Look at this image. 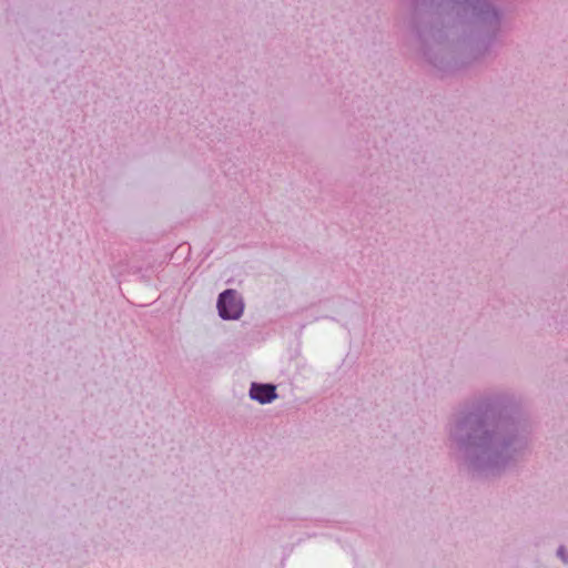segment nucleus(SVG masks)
<instances>
[{"label": "nucleus", "instance_id": "nucleus-1", "mask_svg": "<svg viewBox=\"0 0 568 568\" xmlns=\"http://www.w3.org/2000/svg\"><path fill=\"white\" fill-rule=\"evenodd\" d=\"M216 307L221 318L235 321L244 312V302L235 290H226L219 295Z\"/></svg>", "mask_w": 568, "mask_h": 568}, {"label": "nucleus", "instance_id": "nucleus-2", "mask_svg": "<svg viewBox=\"0 0 568 568\" xmlns=\"http://www.w3.org/2000/svg\"><path fill=\"white\" fill-rule=\"evenodd\" d=\"M250 396L261 404L271 403L276 398L275 386L270 384H252Z\"/></svg>", "mask_w": 568, "mask_h": 568}, {"label": "nucleus", "instance_id": "nucleus-3", "mask_svg": "<svg viewBox=\"0 0 568 568\" xmlns=\"http://www.w3.org/2000/svg\"><path fill=\"white\" fill-rule=\"evenodd\" d=\"M558 555H559V556H560L565 561H567V560H566V558L564 557V556H565L564 548H559V550H558Z\"/></svg>", "mask_w": 568, "mask_h": 568}]
</instances>
